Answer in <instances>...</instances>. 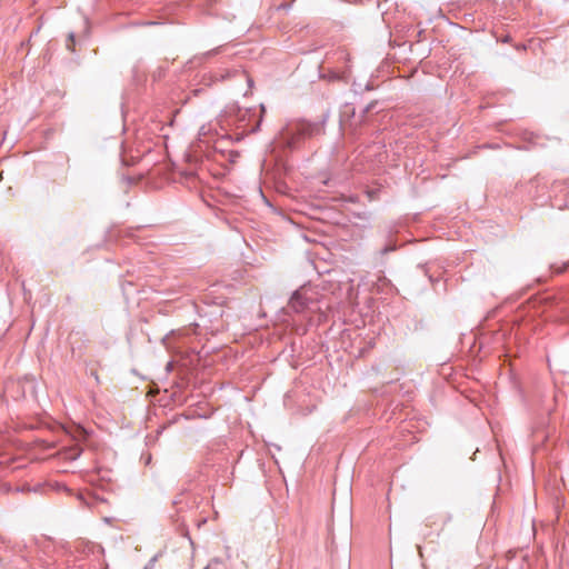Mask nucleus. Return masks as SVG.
<instances>
[{
  "label": "nucleus",
  "mask_w": 569,
  "mask_h": 569,
  "mask_svg": "<svg viewBox=\"0 0 569 569\" xmlns=\"http://www.w3.org/2000/svg\"><path fill=\"white\" fill-rule=\"evenodd\" d=\"M396 250V246L395 244H387L381 250H380V253L381 254H387L389 252H392Z\"/></svg>",
  "instance_id": "obj_4"
},
{
  "label": "nucleus",
  "mask_w": 569,
  "mask_h": 569,
  "mask_svg": "<svg viewBox=\"0 0 569 569\" xmlns=\"http://www.w3.org/2000/svg\"><path fill=\"white\" fill-rule=\"evenodd\" d=\"M328 114H323L319 121L296 120L289 122L282 131V138L289 148L293 149L306 139L319 136L325 132Z\"/></svg>",
  "instance_id": "obj_1"
},
{
  "label": "nucleus",
  "mask_w": 569,
  "mask_h": 569,
  "mask_svg": "<svg viewBox=\"0 0 569 569\" xmlns=\"http://www.w3.org/2000/svg\"><path fill=\"white\" fill-rule=\"evenodd\" d=\"M193 172L186 173V177H192Z\"/></svg>",
  "instance_id": "obj_10"
},
{
  "label": "nucleus",
  "mask_w": 569,
  "mask_h": 569,
  "mask_svg": "<svg viewBox=\"0 0 569 569\" xmlns=\"http://www.w3.org/2000/svg\"><path fill=\"white\" fill-rule=\"evenodd\" d=\"M201 91H203V89H199V90H198V89H194V93H199V92H201Z\"/></svg>",
  "instance_id": "obj_9"
},
{
  "label": "nucleus",
  "mask_w": 569,
  "mask_h": 569,
  "mask_svg": "<svg viewBox=\"0 0 569 569\" xmlns=\"http://www.w3.org/2000/svg\"><path fill=\"white\" fill-rule=\"evenodd\" d=\"M210 132H211V126H202L200 128V131H199L200 143H204L206 146H209L210 142L213 141V148L217 149L216 143L218 142V140H213L210 137Z\"/></svg>",
  "instance_id": "obj_3"
},
{
  "label": "nucleus",
  "mask_w": 569,
  "mask_h": 569,
  "mask_svg": "<svg viewBox=\"0 0 569 569\" xmlns=\"http://www.w3.org/2000/svg\"><path fill=\"white\" fill-rule=\"evenodd\" d=\"M375 104H376L375 102H371L370 104H368V106L365 108L363 113L369 112V111L375 107Z\"/></svg>",
  "instance_id": "obj_6"
},
{
  "label": "nucleus",
  "mask_w": 569,
  "mask_h": 569,
  "mask_svg": "<svg viewBox=\"0 0 569 569\" xmlns=\"http://www.w3.org/2000/svg\"><path fill=\"white\" fill-rule=\"evenodd\" d=\"M182 536H183L184 539H187L189 541L190 545H192V541H191L190 536H189L188 532H184Z\"/></svg>",
  "instance_id": "obj_7"
},
{
  "label": "nucleus",
  "mask_w": 569,
  "mask_h": 569,
  "mask_svg": "<svg viewBox=\"0 0 569 569\" xmlns=\"http://www.w3.org/2000/svg\"><path fill=\"white\" fill-rule=\"evenodd\" d=\"M80 449L78 447H74L70 450L69 458L76 459L80 455Z\"/></svg>",
  "instance_id": "obj_5"
},
{
  "label": "nucleus",
  "mask_w": 569,
  "mask_h": 569,
  "mask_svg": "<svg viewBox=\"0 0 569 569\" xmlns=\"http://www.w3.org/2000/svg\"><path fill=\"white\" fill-rule=\"evenodd\" d=\"M204 569H208V568H204Z\"/></svg>",
  "instance_id": "obj_12"
},
{
  "label": "nucleus",
  "mask_w": 569,
  "mask_h": 569,
  "mask_svg": "<svg viewBox=\"0 0 569 569\" xmlns=\"http://www.w3.org/2000/svg\"><path fill=\"white\" fill-rule=\"evenodd\" d=\"M317 302V292L310 287L296 290L289 301V307L297 313L312 310Z\"/></svg>",
  "instance_id": "obj_2"
},
{
  "label": "nucleus",
  "mask_w": 569,
  "mask_h": 569,
  "mask_svg": "<svg viewBox=\"0 0 569 569\" xmlns=\"http://www.w3.org/2000/svg\"><path fill=\"white\" fill-rule=\"evenodd\" d=\"M226 138H228L227 134H221V139L222 140L226 139Z\"/></svg>",
  "instance_id": "obj_11"
},
{
  "label": "nucleus",
  "mask_w": 569,
  "mask_h": 569,
  "mask_svg": "<svg viewBox=\"0 0 569 569\" xmlns=\"http://www.w3.org/2000/svg\"><path fill=\"white\" fill-rule=\"evenodd\" d=\"M183 176H184V173H182V172L180 171V173H179L180 180H182V177H183ZM181 182H182V181H180V183H181Z\"/></svg>",
  "instance_id": "obj_8"
}]
</instances>
